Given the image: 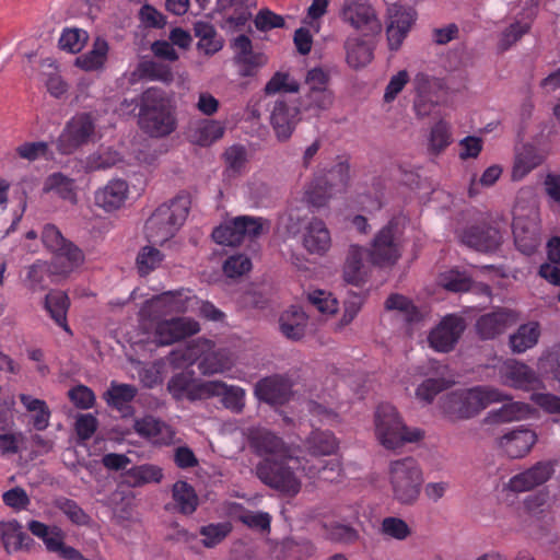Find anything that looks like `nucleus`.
<instances>
[{
	"label": "nucleus",
	"mask_w": 560,
	"mask_h": 560,
	"mask_svg": "<svg viewBox=\"0 0 560 560\" xmlns=\"http://www.w3.org/2000/svg\"><path fill=\"white\" fill-rule=\"evenodd\" d=\"M232 530L229 522L203 525L199 528V535L203 536L202 545L207 548L219 546Z\"/></svg>",
	"instance_id": "052dcab7"
},
{
	"label": "nucleus",
	"mask_w": 560,
	"mask_h": 560,
	"mask_svg": "<svg viewBox=\"0 0 560 560\" xmlns=\"http://www.w3.org/2000/svg\"><path fill=\"white\" fill-rule=\"evenodd\" d=\"M135 431L150 443L159 445L172 444L175 434L171 425L152 416L136 420Z\"/></svg>",
	"instance_id": "c756f323"
},
{
	"label": "nucleus",
	"mask_w": 560,
	"mask_h": 560,
	"mask_svg": "<svg viewBox=\"0 0 560 560\" xmlns=\"http://www.w3.org/2000/svg\"><path fill=\"white\" fill-rule=\"evenodd\" d=\"M88 38V33L81 28H67L60 36L59 47L62 50L77 54L82 50Z\"/></svg>",
	"instance_id": "0e129e2a"
},
{
	"label": "nucleus",
	"mask_w": 560,
	"mask_h": 560,
	"mask_svg": "<svg viewBox=\"0 0 560 560\" xmlns=\"http://www.w3.org/2000/svg\"><path fill=\"white\" fill-rule=\"evenodd\" d=\"M139 126L152 138H163L176 130V109L164 91L150 88L142 93Z\"/></svg>",
	"instance_id": "f257e3e1"
},
{
	"label": "nucleus",
	"mask_w": 560,
	"mask_h": 560,
	"mask_svg": "<svg viewBox=\"0 0 560 560\" xmlns=\"http://www.w3.org/2000/svg\"><path fill=\"white\" fill-rule=\"evenodd\" d=\"M95 132V122L91 114L80 113L73 116L56 140L62 154H71L90 142Z\"/></svg>",
	"instance_id": "ddd939ff"
},
{
	"label": "nucleus",
	"mask_w": 560,
	"mask_h": 560,
	"mask_svg": "<svg viewBox=\"0 0 560 560\" xmlns=\"http://www.w3.org/2000/svg\"><path fill=\"white\" fill-rule=\"evenodd\" d=\"M54 153L45 141H25L14 148L12 158L33 163L40 159L50 160Z\"/></svg>",
	"instance_id": "49530a36"
},
{
	"label": "nucleus",
	"mask_w": 560,
	"mask_h": 560,
	"mask_svg": "<svg viewBox=\"0 0 560 560\" xmlns=\"http://www.w3.org/2000/svg\"><path fill=\"white\" fill-rule=\"evenodd\" d=\"M0 539L4 551L9 555L21 550L30 551L35 544L32 536L23 532V526L16 520L0 522Z\"/></svg>",
	"instance_id": "c85d7f7f"
},
{
	"label": "nucleus",
	"mask_w": 560,
	"mask_h": 560,
	"mask_svg": "<svg viewBox=\"0 0 560 560\" xmlns=\"http://www.w3.org/2000/svg\"><path fill=\"white\" fill-rule=\"evenodd\" d=\"M303 458L288 456V458L265 457L255 466L256 477L267 487L278 493L293 498L301 490V480L296 470H302Z\"/></svg>",
	"instance_id": "7ed1b4c3"
},
{
	"label": "nucleus",
	"mask_w": 560,
	"mask_h": 560,
	"mask_svg": "<svg viewBox=\"0 0 560 560\" xmlns=\"http://www.w3.org/2000/svg\"><path fill=\"white\" fill-rule=\"evenodd\" d=\"M20 401L25 410L33 412V427L36 431L43 432L49 425L50 409L45 400L32 397L28 394H21Z\"/></svg>",
	"instance_id": "de8ad7c7"
},
{
	"label": "nucleus",
	"mask_w": 560,
	"mask_h": 560,
	"mask_svg": "<svg viewBox=\"0 0 560 560\" xmlns=\"http://www.w3.org/2000/svg\"><path fill=\"white\" fill-rule=\"evenodd\" d=\"M108 52V44L105 39L96 38L93 47L86 54L75 59V66L84 71H95L103 68Z\"/></svg>",
	"instance_id": "a18cd8bd"
},
{
	"label": "nucleus",
	"mask_w": 560,
	"mask_h": 560,
	"mask_svg": "<svg viewBox=\"0 0 560 560\" xmlns=\"http://www.w3.org/2000/svg\"><path fill=\"white\" fill-rule=\"evenodd\" d=\"M555 472L552 462H537L535 465L510 478L508 489L521 493L527 492L549 480Z\"/></svg>",
	"instance_id": "f3484780"
},
{
	"label": "nucleus",
	"mask_w": 560,
	"mask_h": 560,
	"mask_svg": "<svg viewBox=\"0 0 560 560\" xmlns=\"http://www.w3.org/2000/svg\"><path fill=\"white\" fill-rule=\"evenodd\" d=\"M452 382L446 378H425L416 389L421 401L432 402L436 395L450 388Z\"/></svg>",
	"instance_id": "e2e57ef3"
},
{
	"label": "nucleus",
	"mask_w": 560,
	"mask_h": 560,
	"mask_svg": "<svg viewBox=\"0 0 560 560\" xmlns=\"http://www.w3.org/2000/svg\"><path fill=\"white\" fill-rule=\"evenodd\" d=\"M299 108L290 106L284 100H277L270 113V124L280 141L288 140L298 121Z\"/></svg>",
	"instance_id": "393cba45"
},
{
	"label": "nucleus",
	"mask_w": 560,
	"mask_h": 560,
	"mask_svg": "<svg viewBox=\"0 0 560 560\" xmlns=\"http://www.w3.org/2000/svg\"><path fill=\"white\" fill-rule=\"evenodd\" d=\"M362 255L364 249L358 245H352L350 252H348L343 277L346 282L359 285L361 281V267H362Z\"/></svg>",
	"instance_id": "bf43d9fd"
},
{
	"label": "nucleus",
	"mask_w": 560,
	"mask_h": 560,
	"mask_svg": "<svg viewBox=\"0 0 560 560\" xmlns=\"http://www.w3.org/2000/svg\"><path fill=\"white\" fill-rule=\"evenodd\" d=\"M529 410V406L525 402L509 401L501 406L499 409L491 410L488 419L491 422L518 421L526 418Z\"/></svg>",
	"instance_id": "3c124183"
},
{
	"label": "nucleus",
	"mask_w": 560,
	"mask_h": 560,
	"mask_svg": "<svg viewBox=\"0 0 560 560\" xmlns=\"http://www.w3.org/2000/svg\"><path fill=\"white\" fill-rule=\"evenodd\" d=\"M385 306L389 311H397L407 324H415L422 318L418 307L405 295L390 294L386 300Z\"/></svg>",
	"instance_id": "8fccbe9b"
},
{
	"label": "nucleus",
	"mask_w": 560,
	"mask_h": 560,
	"mask_svg": "<svg viewBox=\"0 0 560 560\" xmlns=\"http://www.w3.org/2000/svg\"><path fill=\"white\" fill-rule=\"evenodd\" d=\"M375 432L378 442L387 450L404 443H417L424 438V431L406 427L398 410L388 402L380 404L375 411Z\"/></svg>",
	"instance_id": "20e7f679"
},
{
	"label": "nucleus",
	"mask_w": 560,
	"mask_h": 560,
	"mask_svg": "<svg viewBox=\"0 0 560 560\" xmlns=\"http://www.w3.org/2000/svg\"><path fill=\"white\" fill-rule=\"evenodd\" d=\"M515 320L514 312L499 308L492 313L480 316L475 327H477V332L480 338L493 339L502 335Z\"/></svg>",
	"instance_id": "bb28decb"
},
{
	"label": "nucleus",
	"mask_w": 560,
	"mask_h": 560,
	"mask_svg": "<svg viewBox=\"0 0 560 560\" xmlns=\"http://www.w3.org/2000/svg\"><path fill=\"white\" fill-rule=\"evenodd\" d=\"M190 207L191 198L187 192H180L171 202L160 205L145 223L149 242L163 244L172 238L184 224Z\"/></svg>",
	"instance_id": "f03ea898"
},
{
	"label": "nucleus",
	"mask_w": 560,
	"mask_h": 560,
	"mask_svg": "<svg viewBox=\"0 0 560 560\" xmlns=\"http://www.w3.org/2000/svg\"><path fill=\"white\" fill-rule=\"evenodd\" d=\"M513 235L520 253L532 255L537 252L540 245V228L535 219L515 217Z\"/></svg>",
	"instance_id": "4be33fe9"
},
{
	"label": "nucleus",
	"mask_w": 560,
	"mask_h": 560,
	"mask_svg": "<svg viewBox=\"0 0 560 560\" xmlns=\"http://www.w3.org/2000/svg\"><path fill=\"white\" fill-rule=\"evenodd\" d=\"M232 47L236 52V60L244 65L243 75H252L253 69L264 63L262 56L253 52L252 40L248 36H237L233 40Z\"/></svg>",
	"instance_id": "79ce46f5"
},
{
	"label": "nucleus",
	"mask_w": 560,
	"mask_h": 560,
	"mask_svg": "<svg viewBox=\"0 0 560 560\" xmlns=\"http://www.w3.org/2000/svg\"><path fill=\"white\" fill-rule=\"evenodd\" d=\"M43 66L47 67V71L43 72V77L48 93L55 98H61L68 93V83L60 75L57 66L50 59L44 60Z\"/></svg>",
	"instance_id": "864d4df0"
},
{
	"label": "nucleus",
	"mask_w": 560,
	"mask_h": 560,
	"mask_svg": "<svg viewBox=\"0 0 560 560\" xmlns=\"http://www.w3.org/2000/svg\"><path fill=\"white\" fill-rule=\"evenodd\" d=\"M539 337V324L529 322L518 326L517 330L509 337V347L514 353H524L538 343Z\"/></svg>",
	"instance_id": "58836bf2"
},
{
	"label": "nucleus",
	"mask_w": 560,
	"mask_h": 560,
	"mask_svg": "<svg viewBox=\"0 0 560 560\" xmlns=\"http://www.w3.org/2000/svg\"><path fill=\"white\" fill-rule=\"evenodd\" d=\"M388 480L394 500L412 504L421 493L423 471L413 457L407 456L389 462Z\"/></svg>",
	"instance_id": "39448f33"
},
{
	"label": "nucleus",
	"mask_w": 560,
	"mask_h": 560,
	"mask_svg": "<svg viewBox=\"0 0 560 560\" xmlns=\"http://www.w3.org/2000/svg\"><path fill=\"white\" fill-rule=\"evenodd\" d=\"M305 446L312 459H315L334 454L338 445L331 431L314 430L306 439Z\"/></svg>",
	"instance_id": "ea45409f"
},
{
	"label": "nucleus",
	"mask_w": 560,
	"mask_h": 560,
	"mask_svg": "<svg viewBox=\"0 0 560 560\" xmlns=\"http://www.w3.org/2000/svg\"><path fill=\"white\" fill-rule=\"evenodd\" d=\"M302 472L310 479H320L326 482L337 481L342 472L341 462L337 458L305 459L302 465Z\"/></svg>",
	"instance_id": "473e14b6"
},
{
	"label": "nucleus",
	"mask_w": 560,
	"mask_h": 560,
	"mask_svg": "<svg viewBox=\"0 0 560 560\" xmlns=\"http://www.w3.org/2000/svg\"><path fill=\"white\" fill-rule=\"evenodd\" d=\"M68 398L78 409L88 410L94 406L95 396L91 388L84 385L72 387L68 392Z\"/></svg>",
	"instance_id": "774afa93"
},
{
	"label": "nucleus",
	"mask_w": 560,
	"mask_h": 560,
	"mask_svg": "<svg viewBox=\"0 0 560 560\" xmlns=\"http://www.w3.org/2000/svg\"><path fill=\"white\" fill-rule=\"evenodd\" d=\"M173 501L177 511L183 515H191L198 505V497L192 486L185 481H177L172 489Z\"/></svg>",
	"instance_id": "c03bdc74"
},
{
	"label": "nucleus",
	"mask_w": 560,
	"mask_h": 560,
	"mask_svg": "<svg viewBox=\"0 0 560 560\" xmlns=\"http://www.w3.org/2000/svg\"><path fill=\"white\" fill-rule=\"evenodd\" d=\"M164 259V254L151 245L141 247L137 255L136 266L140 277H147L159 268Z\"/></svg>",
	"instance_id": "5fc2aeb1"
},
{
	"label": "nucleus",
	"mask_w": 560,
	"mask_h": 560,
	"mask_svg": "<svg viewBox=\"0 0 560 560\" xmlns=\"http://www.w3.org/2000/svg\"><path fill=\"white\" fill-rule=\"evenodd\" d=\"M324 537L337 544L352 545L358 538V530L351 525L329 523L323 525Z\"/></svg>",
	"instance_id": "4d7b16f0"
},
{
	"label": "nucleus",
	"mask_w": 560,
	"mask_h": 560,
	"mask_svg": "<svg viewBox=\"0 0 560 560\" xmlns=\"http://www.w3.org/2000/svg\"><path fill=\"white\" fill-rule=\"evenodd\" d=\"M268 229L269 222L264 218L238 215L217 226L212 237L217 244L234 246L262 235Z\"/></svg>",
	"instance_id": "9d476101"
},
{
	"label": "nucleus",
	"mask_w": 560,
	"mask_h": 560,
	"mask_svg": "<svg viewBox=\"0 0 560 560\" xmlns=\"http://www.w3.org/2000/svg\"><path fill=\"white\" fill-rule=\"evenodd\" d=\"M250 443L256 453L266 455V457L279 459L292 456L291 448L272 431H255L252 435Z\"/></svg>",
	"instance_id": "7c9ffc66"
},
{
	"label": "nucleus",
	"mask_w": 560,
	"mask_h": 560,
	"mask_svg": "<svg viewBox=\"0 0 560 560\" xmlns=\"http://www.w3.org/2000/svg\"><path fill=\"white\" fill-rule=\"evenodd\" d=\"M69 306V296L63 291H50L45 296V308L48 312L49 317L55 320L57 326H59L66 332L71 335V329L67 320Z\"/></svg>",
	"instance_id": "e433bc0d"
},
{
	"label": "nucleus",
	"mask_w": 560,
	"mask_h": 560,
	"mask_svg": "<svg viewBox=\"0 0 560 560\" xmlns=\"http://www.w3.org/2000/svg\"><path fill=\"white\" fill-rule=\"evenodd\" d=\"M219 386L212 381H202L195 377L192 370H185L174 374L168 383L167 390L175 401H199L211 398L218 393Z\"/></svg>",
	"instance_id": "f8f14e48"
},
{
	"label": "nucleus",
	"mask_w": 560,
	"mask_h": 560,
	"mask_svg": "<svg viewBox=\"0 0 560 560\" xmlns=\"http://www.w3.org/2000/svg\"><path fill=\"white\" fill-rule=\"evenodd\" d=\"M499 389L475 387L451 392L444 400V410L456 419H470L492 402L503 401Z\"/></svg>",
	"instance_id": "0eeeda50"
},
{
	"label": "nucleus",
	"mask_w": 560,
	"mask_h": 560,
	"mask_svg": "<svg viewBox=\"0 0 560 560\" xmlns=\"http://www.w3.org/2000/svg\"><path fill=\"white\" fill-rule=\"evenodd\" d=\"M133 74L140 79L160 81L164 84H171L174 81V73L170 65L153 59L141 60Z\"/></svg>",
	"instance_id": "a19ab883"
},
{
	"label": "nucleus",
	"mask_w": 560,
	"mask_h": 560,
	"mask_svg": "<svg viewBox=\"0 0 560 560\" xmlns=\"http://www.w3.org/2000/svg\"><path fill=\"white\" fill-rule=\"evenodd\" d=\"M218 386V393L212 397L221 396V401L225 408L232 411L241 412L244 407L245 392L237 386H228L222 381H213Z\"/></svg>",
	"instance_id": "6e6d98bb"
},
{
	"label": "nucleus",
	"mask_w": 560,
	"mask_h": 560,
	"mask_svg": "<svg viewBox=\"0 0 560 560\" xmlns=\"http://www.w3.org/2000/svg\"><path fill=\"white\" fill-rule=\"evenodd\" d=\"M308 317L299 306H293L279 317V329L284 337L300 340L305 337Z\"/></svg>",
	"instance_id": "f704fd0d"
},
{
	"label": "nucleus",
	"mask_w": 560,
	"mask_h": 560,
	"mask_svg": "<svg viewBox=\"0 0 560 560\" xmlns=\"http://www.w3.org/2000/svg\"><path fill=\"white\" fill-rule=\"evenodd\" d=\"M530 172L552 175L544 165V155L532 145H523L515 153L512 175H527Z\"/></svg>",
	"instance_id": "72a5a7b5"
},
{
	"label": "nucleus",
	"mask_w": 560,
	"mask_h": 560,
	"mask_svg": "<svg viewBox=\"0 0 560 560\" xmlns=\"http://www.w3.org/2000/svg\"><path fill=\"white\" fill-rule=\"evenodd\" d=\"M387 19L386 34L388 45L392 50H397L415 22L416 13L411 9L393 4L387 9Z\"/></svg>",
	"instance_id": "2eb2a0df"
},
{
	"label": "nucleus",
	"mask_w": 560,
	"mask_h": 560,
	"mask_svg": "<svg viewBox=\"0 0 560 560\" xmlns=\"http://www.w3.org/2000/svg\"><path fill=\"white\" fill-rule=\"evenodd\" d=\"M380 534L402 541L412 534L410 525L398 516H386L380 525Z\"/></svg>",
	"instance_id": "13d9d810"
},
{
	"label": "nucleus",
	"mask_w": 560,
	"mask_h": 560,
	"mask_svg": "<svg viewBox=\"0 0 560 560\" xmlns=\"http://www.w3.org/2000/svg\"><path fill=\"white\" fill-rule=\"evenodd\" d=\"M52 505L77 526H86L91 522L90 515L83 511L79 503L67 497H56L52 501Z\"/></svg>",
	"instance_id": "603ef678"
},
{
	"label": "nucleus",
	"mask_w": 560,
	"mask_h": 560,
	"mask_svg": "<svg viewBox=\"0 0 560 560\" xmlns=\"http://www.w3.org/2000/svg\"><path fill=\"white\" fill-rule=\"evenodd\" d=\"M302 244L312 255H324L331 245L330 232L319 219H312L306 225Z\"/></svg>",
	"instance_id": "2f4dec72"
},
{
	"label": "nucleus",
	"mask_w": 560,
	"mask_h": 560,
	"mask_svg": "<svg viewBox=\"0 0 560 560\" xmlns=\"http://www.w3.org/2000/svg\"><path fill=\"white\" fill-rule=\"evenodd\" d=\"M314 177L305 190L304 199L313 208H322L341 194L346 187L343 177Z\"/></svg>",
	"instance_id": "aec40b11"
},
{
	"label": "nucleus",
	"mask_w": 560,
	"mask_h": 560,
	"mask_svg": "<svg viewBox=\"0 0 560 560\" xmlns=\"http://www.w3.org/2000/svg\"><path fill=\"white\" fill-rule=\"evenodd\" d=\"M171 363L176 366L192 365L198 361V369L203 375H212L224 371L229 361L215 350L213 341L198 339L183 348H175L170 355Z\"/></svg>",
	"instance_id": "423d86ee"
},
{
	"label": "nucleus",
	"mask_w": 560,
	"mask_h": 560,
	"mask_svg": "<svg viewBox=\"0 0 560 560\" xmlns=\"http://www.w3.org/2000/svg\"><path fill=\"white\" fill-rule=\"evenodd\" d=\"M537 443V434L528 429L509 431L498 440V445L510 458H522Z\"/></svg>",
	"instance_id": "b1692460"
},
{
	"label": "nucleus",
	"mask_w": 560,
	"mask_h": 560,
	"mask_svg": "<svg viewBox=\"0 0 560 560\" xmlns=\"http://www.w3.org/2000/svg\"><path fill=\"white\" fill-rule=\"evenodd\" d=\"M460 241L475 250L492 253L502 242V235L491 225H472L463 232Z\"/></svg>",
	"instance_id": "412c9836"
},
{
	"label": "nucleus",
	"mask_w": 560,
	"mask_h": 560,
	"mask_svg": "<svg viewBox=\"0 0 560 560\" xmlns=\"http://www.w3.org/2000/svg\"><path fill=\"white\" fill-rule=\"evenodd\" d=\"M464 329L465 322L463 317L447 315L429 332V346L439 352H450L456 347Z\"/></svg>",
	"instance_id": "4468645a"
},
{
	"label": "nucleus",
	"mask_w": 560,
	"mask_h": 560,
	"mask_svg": "<svg viewBox=\"0 0 560 560\" xmlns=\"http://www.w3.org/2000/svg\"><path fill=\"white\" fill-rule=\"evenodd\" d=\"M254 394L268 405L282 406L290 399L291 382L282 375L268 376L255 384Z\"/></svg>",
	"instance_id": "a211bd4d"
},
{
	"label": "nucleus",
	"mask_w": 560,
	"mask_h": 560,
	"mask_svg": "<svg viewBox=\"0 0 560 560\" xmlns=\"http://www.w3.org/2000/svg\"><path fill=\"white\" fill-rule=\"evenodd\" d=\"M338 16L364 36H378L383 31V24L370 0H343Z\"/></svg>",
	"instance_id": "9b49d317"
},
{
	"label": "nucleus",
	"mask_w": 560,
	"mask_h": 560,
	"mask_svg": "<svg viewBox=\"0 0 560 560\" xmlns=\"http://www.w3.org/2000/svg\"><path fill=\"white\" fill-rule=\"evenodd\" d=\"M128 183L122 178H113L103 188L94 194V202L105 212H113L121 208L128 197Z\"/></svg>",
	"instance_id": "cd10ccee"
},
{
	"label": "nucleus",
	"mask_w": 560,
	"mask_h": 560,
	"mask_svg": "<svg viewBox=\"0 0 560 560\" xmlns=\"http://www.w3.org/2000/svg\"><path fill=\"white\" fill-rule=\"evenodd\" d=\"M223 273L230 278L242 277L252 269V260L245 254H233L228 257L222 266Z\"/></svg>",
	"instance_id": "338daca9"
},
{
	"label": "nucleus",
	"mask_w": 560,
	"mask_h": 560,
	"mask_svg": "<svg viewBox=\"0 0 560 560\" xmlns=\"http://www.w3.org/2000/svg\"><path fill=\"white\" fill-rule=\"evenodd\" d=\"M192 300L194 296L189 295L188 290L163 292L145 301L140 307L138 316L140 322H149L156 326L159 322L167 319L166 317L173 314L186 313Z\"/></svg>",
	"instance_id": "1a4fd4ad"
},
{
	"label": "nucleus",
	"mask_w": 560,
	"mask_h": 560,
	"mask_svg": "<svg viewBox=\"0 0 560 560\" xmlns=\"http://www.w3.org/2000/svg\"><path fill=\"white\" fill-rule=\"evenodd\" d=\"M385 306L389 311H397L407 324H415L422 318L418 307L405 295L390 294L386 300Z\"/></svg>",
	"instance_id": "09e8293b"
},
{
	"label": "nucleus",
	"mask_w": 560,
	"mask_h": 560,
	"mask_svg": "<svg viewBox=\"0 0 560 560\" xmlns=\"http://www.w3.org/2000/svg\"><path fill=\"white\" fill-rule=\"evenodd\" d=\"M502 383L518 390H533L537 387L539 378L532 368L515 360H508L499 368Z\"/></svg>",
	"instance_id": "6ab92c4d"
},
{
	"label": "nucleus",
	"mask_w": 560,
	"mask_h": 560,
	"mask_svg": "<svg viewBox=\"0 0 560 560\" xmlns=\"http://www.w3.org/2000/svg\"><path fill=\"white\" fill-rule=\"evenodd\" d=\"M224 128L218 121H205L192 135V141L199 145L207 147L220 139Z\"/></svg>",
	"instance_id": "680f3d73"
},
{
	"label": "nucleus",
	"mask_w": 560,
	"mask_h": 560,
	"mask_svg": "<svg viewBox=\"0 0 560 560\" xmlns=\"http://www.w3.org/2000/svg\"><path fill=\"white\" fill-rule=\"evenodd\" d=\"M137 394L138 389L135 385L113 381L109 388L104 392L103 399L108 407L118 411L122 418H129L135 415L131 402L135 401Z\"/></svg>",
	"instance_id": "5701e85b"
},
{
	"label": "nucleus",
	"mask_w": 560,
	"mask_h": 560,
	"mask_svg": "<svg viewBox=\"0 0 560 560\" xmlns=\"http://www.w3.org/2000/svg\"><path fill=\"white\" fill-rule=\"evenodd\" d=\"M45 191H54L69 202H77L75 184L70 177H50L45 185Z\"/></svg>",
	"instance_id": "69168bd1"
},
{
	"label": "nucleus",
	"mask_w": 560,
	"mask_h": 560,
	"mask_svg": "<svg viewBox=\"0 0 560 560\" xmlns=\"http://www.w3.org/2000/svg\"><path fill=\"white\" fill-rule=\"evenodd\" d=\"M42 240L45 247L54 254L52 266L57 275H68L83 261L80 248L62 236L55 224H46L43 229Z\"/></svg>",
	"instance_id": "6e6552de"
},
{
	"label": "nucleus",
	"mask_w": 560,
	"mask_h": 560,
	"mask_svg": "<svg viewBox=\"0 0 560 560\" xmlns=\"http://www.w3.org/2000/svg\"><path fill=\"white\" fill-rule=\"evenodd\" d=\"M346 60L353 69L363 68L373 59L374 45L359 36H350L345 40Z\"/></svg>",
	"instance_id": "c9c22d12"
},
{
	"label": "nucleus",
	"mask_w": 560,
	"mask_h": 560,
	"mask_svg": "<svg viewBox=\"0 0 560 560\" xmlns=\"http://www.w3.org/2000/svg\"><path fill=\"white\" fill-rule=\"evenodd\" d=\"M163 477L162 469L152 464H142L127 469L122 474V482L136 488L142 485L160 483Z\"/></svg>",
	"instance_id": "4c0bfd02"
},
{
	"label": "nucleus",
	"mask_w": 560,
	"mask_h": 560,
	"mask_svg": "<svg viewBox=\"0 0 560 560\" xmlns=\"http://www.w3.org/2000/svg\"><path fill=\"white\" fill-rule=\"evenodd\" d=\"M399 256L398 245L394 242V228L388 223L382 228L372 243L371 259L375 265H393Z\"/></svg>",
	"instance_id": "a878e982"
},
{
	"label": "nucleus",
	"mask_w": 560,
	"mask_h": 560,
	"mask_svg": "<svg viewBox=\"0 0 560 560\" xmlns=\"http://www.w3.org/2000/svg\"><path fill=\"white\" fill-rule=\"evenodd\" d=\"M199 331V324L191 317H172L158 323L155 337L162 346H170Z\"/></svg>",
	"instance_id": "dca6fc26"
},
{
	"label": "nucleus",
	"mask_w": 560,
	"mask_h": 560,
	"mask_svg": "<svg viewBox=\"0 0 560 560\" xmlns=\"http://www.w3.org/2000/svg\"><path fill=\"white\" fill-rule=\"evenodd\" d=\"M195 36L199 38L197 43L198 50L205 55H213L222 49L223 39L209 22L198 21L194 24Z\"/></svg>",
	"instance_id": "37998d69"
}]
</instances>
